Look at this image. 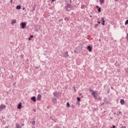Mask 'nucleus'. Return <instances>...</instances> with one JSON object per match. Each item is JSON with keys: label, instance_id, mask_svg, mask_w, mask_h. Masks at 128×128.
Wrapping results in <instances>:
<instances>
[{"label": "nucleus", "instance_id": "33", "mask_svg": "<svg viewBox=\"0 0 128 128\" xmlns=\"http://www.w3.org/2000/svg\"><path fill=\"white\" fill-rule=\"evenodd\" d=\"M10 2L11 4H12L13 2V0H10Z\"/></svg>", "mask_w": 128, "mask_h": 128}, {"label": "nucleus", "instance_id": "38", "mask_svg": "<svg viewBox=\"0 0 128 128\" xmlns=\"http://www.w3.org/2000/svg\"><path fill=\"white\" fill-rule=\"evenodd\" d=\"M28 40H31V38H28Z\"/></svg>", "mask_w": 128, "mask_h": 128}, {"label": "nucleus", "instance_id": "4", "mask_svg": "<svg viewBox=\"0 0 128 128\" xmlns=\"http://www.w3.org/2000/svg\"><path fill=\"white\" fill-rule=\"evenodd\" d=\"M6 108V105H3L2 104L0 106V111H2L4 108Z\"/></svg>", "mask_w": 128, "mask_h": 128}, {"label": "nucleus", "instance_id": "17", "mask_svg": "<svg viewBox=\"0 0 128 128\" xmlns=\"http://www.w3.org/2000/svg\"><path fill=\"white\" fill-rule=\"evenodd\" d=\"M100 2L101 4H104V0H100Z\"/></svg>", "mask_w": 128, "mask_h": 128}, {"label": "nucleus", "instance_id": "7", "mask_svg": "<svg viewBox=\"0 0 128 128\" xmlns=\"http://www.w3.org/2000/svg\"><path fill=\"white\" fill-rule=\"evenodd\" d=\"M52 102L54 104H56L57 103V98H52Z\"/></svg>", "mask_w": 128, "mask_h": 128}, {"label": "nucleus", "instance_id": "22", "mask_svg": "<svg viewBox=\"0 0 128 128\" xmlns=\"http://www.w3.org/2000/svg\"><path fill=\"white\" fill-rule=\"evenodd\" d=\"M32 124L33 126H34L36 124V121H32Z\"/></svg>", "mask_w": 128, "mask_h": 128}, {"label": "nucleus", "instance_id": "40", "mask_svg": "<svg viewBox=\"0 0 128 128\" xmlns=\"http://www.w3.org/2000/svg\"><path fill=\"white\" fill-rule=\"evenodd\" d=\"M35 68H36V69H38V67L36 66Z\"/></svg>", "mask_w": 128, "mask_h": 128}, {"label": "nucleus", "instance_id": "12", "mask_svg": "<svg viewBox=\"0 0 128 128\" xmlns=\"http://www.w3.org/2000/svg\"><path fill=\"white\" fill-rule=\"evenodd\" d=\"M88 51L90 52H92V46H88Z\"/></svg>", "mask_w": 128, "mask_h": 128}, {"label": "nucleus", "instance_id": "36", "mask_svg": "<svg viewBox=\"0 0 128 128\" xmlns=\"http://www.w3.org/2000/svg\"><path fill=\"white\" fill-rule=\"evenodd\" d=\"M26 10V8L24 7V8H22V10Z\"/></svg>", "mask_w": 128, "mask_h": 128}, {"label": "nucleus", "instance_id": "42", "mask_svg": "<svg viewBox=\"0 0 128 128\" xmlns=\"http://www.w3.org/2000/svg\"><path fill=\"white\" fill-rule=\"evenodd\" d=\"M99 41H100V39H99Z\"/></svg>", "mask_w": 128, "mask_h": 128}, {"label": "nucleus", "instance_id": "41", "mask_svg": "<svg viewBox=\"0 0 128 128\" xmlns=\"http://www.w3.org/2000/svg\"><path fill=\"white\" fill-rule=\"evenodd\" d=\"M90 18H92V15H90Z\"/></svg>", "mask_w": 128, "mask_h": 128}, {"label": "nucleus", "instance_id": "35", "mask_svg": "<svg viewBox=\"0 0 128 128\" xmlns=\"http://www.w3.org/2000/svg\"><path fill=\"white\" fill-rule=\"evenodd\" d=\"M33 111H34V112H36V110L35 109H34V110H33Z\"/></svg>", "mask_w": 128, "mask_h": 128}, {"label": "nucleus", "instance_id": "27", "mask_svg": "<svg viewBox=\"0 0 128 128\" xmlns=\"http://www.w3.org/2000/svg\"><path fill=\"white\" fill-rule=\"evenodd\" d=\"M120 128H126V126H122Z\"/></svg>", "mask_w": 128, "mask_h": 128}, {"label": "nucleus", "instance_id": "9", "mask_svg": "<svg viewBox=\"0 0 128 128\" xmlns=\"http://www.w3.org/2000/svg\"><path fill=\"white\" fill-rule=\"evenodd\" d=\"M69 56L68 55V51L65 52L64 57V58H68Z\"/></svg>", "mask_w": 128, "mask_h": 128}, {"label": "nucleus", "instance_id": "14", "mask_svg": "<svg viewBox=\"0 0 128 128\" xmlns=\"http://www.w3.org/2000/svg\"><path fill=\"white\" fill-rule=\"evenodd\" d=\"M22 103H20L18 106V108L20 110L22 108Z\"/></svg>", "mask_w": 128, "mask_h": 128}, {"label": "nucleus", "instance_id": "3", "mask_svg": "<svg viewBox=\"0 0 128 128\" xmlns=\"http://www.w3.org/2000/svg\"><path fill=\"white\" fill-rule=\"evenodd\" d=\"M53 96L56 98H60L62 96L60 92H53Z\"/></svg>", "mask_w": 128, "mask_h": 128}, {"label": "nucleus", "instance_id": "39", "mask_svg": "<svg viewBox=\"0 0 128 128\" xmlns=\"http://www.w3.org/2000/svg\"><path fill=\"white\" fill-rule=\"evenodd\" d=\"M54 1H56V0H52V2H54Z\"/></svg>", "mask_w": 128, "mask_h": 128}, {"label": "nucleus", "instance_id": "30", "mask_svg": "<svg viewBox=\"0 0 128 128\" xmlns=\"http://www.w3.org/2000/svg\"><path fill=\"white\" fill-rule=\"evenodd\" d=\"M100 7V6H96V8H99Z\"/></svg>", "mask_w": 128, "mask_h": 128}, {"label": "nucleus", "instance_id": "23", "mask_svg": "<svg viewBox=\"0 0 128 128\" xmlns=\"http://www.w3.org/2000/svg\"><path fill=\"white\" fill-rule=\"evenodd\" d=\"M98 24H96L95 25H94V28H98Z\"/></svg>", "mask_w": 128, "mask_h": 128}, {"label": "nucleus", "instance_id": "31", "mask_svg": "<svg viewBox=\"0 0 128 128\" xmlns=\"http://www.w3.org/2000/svg\"><path fill=\"white\" fill-rule=\"evenodd\" d=\"M22 126H24V123H22Z\"/></svg>", "mask_w": 128, "mask_h": 128}, {"label": "nucleus", "instance_id": "25", "mask_svg": "<svg viewBox=\"0 0 128 128\" xmlns=\"http://www.w3.org/2000/svg\"><path fill=\"white\" fill-rule=\"evenodd\" d=\"M84 6H82L81 8L84 9Z\"/></svg>", "mask_w": 128, "mask_h": 128}, {"label": "nucleus", "instance_id": "21", "mask_svg": "<svg viewBox=\"0 0 128 128\" xmlns=\"http://www.w3.org/2000/svg\"><path fill=\"white\" fill-rule=\"evenodd\" d=\"M102 8H98V12H102L101 10Z\"/></svg>", "mask_w": 128, "mask_h": 128}, {"label": "nucleus", "instance_id": "19", "mask_svg": "<svg viewBox=\"0 0 128 128\" xmlns=\"http://www.w3.org/2000/svg\"><path fill=\"white\" fill-rule=\"evenodd\" d=\"M66 106H67V107H68V108H70V105L69 102H67V103H66Z\"/></svg>", "mask_w": 128, "mask_h": 128}, {"label": "nucleus", "instance_id": "6", "mask_svg": "<svg viewBox=\"0 0 128 128\" xmlns=\"http://www.w3.org/2000/svg\"><path fill=\"white\" fill-rule=\"evenodd\" d=\"M42 94H38L37 96V100L38 101H40L42 100Z\"/></svg>", "mask_w": 128, "mask_h": 128}, {"label": "nucleus", "instance_id": "43", "mask_svg": "<svg viewBox=\"0 0 128 128\" xmlns=\"http://www.w3.org/2000/svg\"><path fill=\"white\" fill-rule=\"evenodd\" d=\"M127 72L128 73V71Z\"/></svg>", "mask_w": 128, "mask_h": 128}, {"label": "nucleus", "instance_id": "16", "mask_svg": "<svg viewBox=\"0 0 128 128\" xmlns=\"http://www.w3.org/2000/svg\"><path fill=\"white\" fill-rule=\"evenodd\" d=\"M16 10H20L21 9V6L19 5V6H17L16 7Z\"/></svg>", "mask_w": 128, "mask_h": 128}, {"label": "nucleus", "instance_id": "2", "mask_svg": "<svg viewBox=\"0 0 128 128\" xmlns=\"http://www.w3.org/2000/svg\"><path fill=\"white\" fill-rule=\"evenodd\" d=\"M72 7V4H67L66 6H65V10L66 12H69L71 10V8Z\"/></svg>", "mask_w": 128, "mask_h": 128}, {"label": "nucleus", "instance_id": "18", "mask_svg": "<svg viewBox=\"0 0 128 128\" xmlns=\"http://www.w3.org/2000/svg\"><path fill=\"white\" fill-rule=\"evenodd\" d=\"M64 20L66 22H68V21H70V19L66 17V18H64Z\"/></svg>", "mask_w": 128, "mask_h": 128}, {"label": "nucleus", "instance_id": "15", "mask_svg": "<svg viewBox=\"0 0 128 128\" xmlns=\"http://www.w3.org/2000/svg\"><path fill=\"white\" fill-rule=\"evenodd\" d=\"M16 23V20H12L11 24H12V25H13V24H14Z\"/></svg>", "mask_w": 128, "mask_h": 128}, {"label": "nucleus", "instance_id": "10", "mask_svg": "<svg viewBox=\"0 0 128 128\" xmlns=\"http://www.w3.org/2000/svg\"><path fill=\"white\" fill-rule=\"evenodd\" d=\"M120 103L122 105H124V104L126 103L124 100V99H121L120 100Z\"/></svg>", "mask_w": 128, "mask_h": 128}, {"label": "nucleus", "instance_id": "1", "mask_svg": "<svg viewBox=\"0 0 128 128\" xmlns=\"http://www.w3.org/2000/svg\"><path fill=\"white\" fill-rule=\"evenodd\" d=\"M90 92H92V95L93 96L94 98L96 99V98H98V96L96 95H98V92H96V91H94V90L90 88L89 90Z\"/></svg>", "mask_w": 128, "mask_h": 128}, {"label": "nucleus", "instance_id": "24", "mask_svg": "<svg viewBox=\"0 0 128 128\" xmlns=\"http://www.w3.org/2000/svg\"><path fill=\"white\" fill-rule=\"evenodd\" d=\"M128 20H127L126 22H125V25H128Z\"/></svg>", "mask_w": 128, "mask_h": 128}, {"label": "nucleus", "instance_id": "5", "mask_svg": "<svg viewBox=\"0 0 128 128\" xmlns=\"http://www.w3.org/2000/svg\"><path fill=\"white\" fill-rule=\"evenodd\" d=\"M22 26V28H25L26 26V22H22L20 24Z\"/></svg>", "mask_w": 128, "mask_h": 128}, {"label": "nucleus", "instance_id": "8", "mask_svg": "<svg viewBox=\"0 0 128 128\" xmlns=\"http://www.w3.org/2000/svg\"><path fill=\"white\" fill-rule=\"evenodd\" d=\"M16 128H22L21 125H20L19 123H16Z\"/></svg>", "mask_w": 128, "mask_h": 128}, {"label": "nucleus", "instance_id": "28", "mask_svg": "<svg viewBox=\"0 0 128 128\" xmlns=\"http://www.w3.org/2000/svg\"><path fill=\"white\" fill-rule=\"evenodd\" d=\"M30 38H34V36L33 35H31L30 36Z\"/></svg>", "mask_w": 128, "mask_h": 128}, {"label": "nucleus", "instance_id": "13", "mask_svg": "<svg viewBox=\"0 0 128 128\" xmlns=\"http://www.w3.org/2000/svg\"><path fill=\"white\" fill-rule=\"evenodd\" d=\"M31 100H32L34 102H36V98L35 96H32L31 98Z\"/></svg>", "mask_w": 128, "mask_h": 128}, {"label": "nucleus", "instance_id": "44", "mask_svg": "<svg viewBox=\"0 0 128 128\" xmlns=\"http://www.w3.org/2000/svg\"><path fill=\"white\" fill-rule=\"evenodd\" d=\"M110 128H112V127H110Z\"/></svg>", "mask_w": 128, "mask_h": 128}, {"label": "nucleus", "instance_id": "34", "mask_svg": "<svg viewBox=\"0 0 128 128\" xmlns=\"http://www.w3.org/2000/svg\"><path fill=\"white\" fill-rule=\"evenodd\" d=\"M98 24H100V22H98Z\"/></svg>", "mask_w": 128, "mask_h": 128}, {"label": "nucleus", "instance_id": "29", "mask_svg": "<svg viewBox=\"0 0 128 128\" xmlns=\"http://www.w3.org/2000/svg\"><path fill=\"white\" fill-rule=\"evenodd\" d=\"M112 128H116V126H115V125H112Z\"/></svg>", "mask_w": 128, "mask_h": 128}, {"label": "nucleus", "instance_id": "26", "mask_svg": "<svg viewBox=\"0 0 128 128\" xmlns=\"http://www.w3.org/2000/svg\"><path fill=\"white\" fill-rule=\"evenodd\" d=\"M118 114H122V112H121L120 111H119V112H118Z\"/></svg>", "mask_w": 128, "mask_h": 128}, {"label": "nucleus", "instance_id": "11", "mask_svg": "<svg viewBox=\"0 0 128 128\" xmlns=\"http://www.w3.org/2000/svg\"><path fill=\"white\" fill-rule=\"evenodd\" d=\"M101 20H102V26L104 25V22H106V20H104V17H102Z\"/></svg>", "mask_w": 128, "mask_h": 128}, {"label": "nucleus", "instance_id": "32", "mask_svg": "<svg viewBox=\"0 0 128 128\" xmlns=\"http://www.w3.org/2000/svg\"><path fill=\"white\" fill-rule=\"evenodd\" d=\"M70 4H72V0H70Z\"/></svg>", "mask_w": 128, "mask_h": 128}, {"label": "nucleus", "instance_id": "20", "mask_svg": "<svg viewBox=\"0 0 128 128\" xmlns=\"http://www.w3.org/2000/svg\"><path fill=\"white\" fill-rule=\"evenodd\" d=\"M76 99L78 102H80L81 100V98L80 97H78Z\"/></svg>", "mask_w": 128, "mask_h": 128}, {"label": "nucleus", "instance_id": "37", "mask_svg": "<svg viewBox=\"0 0 128 128\" xmlns=\"http://www.w3.org/2000/svg\"><path fill=\"white\" fill-rule=\"evenodd\" d=\"M120 0H116V2H118ZM120 1H122V0H120Z\"/></svg>", "mask_w": 128, "mask_h": 128}]
</instances>
